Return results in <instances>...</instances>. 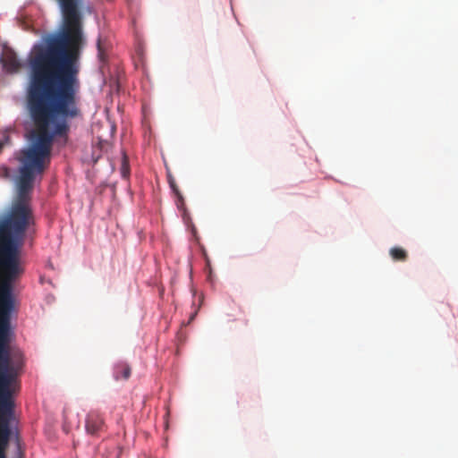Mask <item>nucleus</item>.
Instances as JSON below:
<instances>
[{"label": "nucleus", "mask_w": 458, "mask_h": 458, "mask_svg": "<svg viewBox=\"0 0 458 458\" xmlns=\"http://www.w3.org/2000/svg\"><path fill=\"white\" fill-rule=\"evenodd\" d=\"M85 429L90 436H99L106 429L103 416L96 411H89L85 420Z\"/></svg>", "instance_id": "f03ea898"}, {"label": "nucleus", "mask_w": 458, "mask_h": 458, "mask_svg": "<svg viewBox=\"0 0 458 458\" xmlns=\"http://www.w3.org/2000/svg\"><path fill=\"white\" fill-rule=\"evenodd\" d=\"M168 182L174 194H177V192H181L175 182L174 178H173L171 175L168 176Z\"/></svg>", "instance_id": "6e6552de"}, {"label": "nucleus", "mask_w": 458, "mask_h": 458, "mask_svg": "<svg viewBox=\"0 0 458 458\" xmlns=\"http://www.w3.org/2000/svg\"><path fill=\"white\" fill-rule=\"evenodd\" d=\"M389 254L394 261H405L408 257L407 251L401 247L391 248Z\"/></svg>", "instance_id": "39448f33"}, {"label": "nucleus", "mask_w": 458, "mask_h": 458, "mask_svg": "<svg viewBox=\"0 0 458 458\" xmlns=\"http://www.w3.org/2000/svg\"><path fill=\"white\" fill-rule=\"evenodd\" d=\"M121 172H122L123 177L127 178L129 176V174H130L129 162H128V158L125 155H123V157Z\"/></svg>", "instance_id": "423d86ee"}, {"label": "nucleus", "mask_w": 458, "mask_h": 458, "mask_svg": "<svg viewBox=\"0 0 458 458\" xmlns=\"http://www.w3.org/2000/svg\"><path fill=\"white\" fill-rule=\"evenodd\" d=\"M64 22L61 31L34 45L29 59L30 68L27 89V108L34 123L28 145L20 150L16 181L17 196L0 216V309H14L13 283L23 274L21 249L26 232L34 224L30 193L38 175L48 167L55 136L68 131L65 122L50 125L56 117L75 118L80 90V59L84 39L79 0H59Z\"/></svg>", "instance_id": "f257e3e1"}, {"label": "nucleus", "mask_w": 458, "mask_h": 458, "mask_svg": "<svg viewBox=\"0 0 458 458\" xmlns=\"http://www.w3.org/2000/svg\"><path fill=\"white\" fill-rule=\"evenodd\" d=\"M0 60L3 62L4 68L9 72H16L21 67V64L17 58L15 52L11 48H5L3 51Z\"/></svg>", "instance_id": "7ed1b4c3"}, {"label": "nucleus", "mask_w": 458, "mask_h": 458, "mask_svg": "<svg viewBox=\"0 0 458 458\" xmlns=\"http://www.w3.org/2000/svg\"><path fill=\"white\" fill-rule=\"evenodd\" d=\"M8 141H9V137H8V136H6V137H5V142L7 143Z\"/></svg>", "instance_id": "f8f14e48"}, {"label": "nucleus", "mask_w": 458, "mask_h": 458, "mask_svg": "<svg viewBox=\"0 0 458 458\" xmlns=\"http://www.w3.org/2000/svg\"><path fill=\"white\" fill-rule=\"evenodd\" d=\"M131 375V368L124 363L117 364L114 368V377L118 379H128Z\"/></svg>", "instance_id": "20e7f679"}, {"label": "nucleus", "mask_w": 458, "mask_h": 458, "mask_svg": "<svg viewBox=\"0 0 458 458\" xmlns=\"http://www.w3.org/2000/svg\"><path fill=\"white\" fill-rule=\"evenodd\" d=\"M177 199H176V206L179 209H182L184 210V199H183V196L181 192H177V194H175Z\"/></svg>", "instance_id": "0eeeda50"}, {"label": "nucleus", "mask_w": 458, "mask_h": 458, "mask_svg": "<svg viewBox=\"0 0 458 458\" xmlns=\"http://www.w3.org/2000/svg\"><path fill=\"white\" fill-rule=\"evenodd\" d=\"M18 458H22V453L21 451L20 445H18Z\"/></svg>", "instance_id": "9b49d317"}, {"label": "nucleus", "mask_w": 458, "mask_h": 458, "mask_svg": "<svg viewBox=\"0 0 458 458\" xmlns=\"http://www.w3.org/2000/svg\"><path fill=\"white\" fill-rule=\"evenodd\" d=\"M98 55H99V58H100L101 60H104V54H103V50H102V47H101L100 40H98Z\"/></svg>", "instance_id": "9d476101"}, {"label": "nucleus", "mask_w": 458, "mask_h": 458, "mask_svg": "<svg viewBox=\"0 0 458 458\" xmlns=\"http://www.w3.org/2000/svg\"><path fill=\"white\" fill-rule=\"evenodd\" d=\"M0 173H1V176L4 177V178H8L10 175V172L7 167H2L0 169Z\"/></svg>", "instance_id": "1a4fd4ad"}]
</instances>
